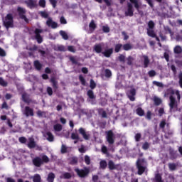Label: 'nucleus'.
Masks as SVG:
<instances>
[{
  "label": "nucleus",
  "mask_w": 182,
  "mask_h": 182,
  "mask_svg": "<svg viewBox=\"0 0 182 182\" xmlns=\"http://www.w3.org/2000/svg\"><path fill=\"white\" fill-rule=\"evenodd\" d=\"M129 1L130 2H128L127 4V9L124 13L125 16H133V15L134 14V9H133V4L136 11H139V9H140V4H139V0H129Z\"/></svg>",
  "instance_id": "f257e3e1"
},
{
  "label": "nucleus",
  "mask_w": 182,
  "mask_h": 182,
  "mask_svg": "<svg viewBox=\"0 0 182 182\" xmlns=\"http://www.w3.org/2000/svg\"><path fill=\"white\" fill-rule=\"evenodd\" d=\"M175 94H176V91H174V90H173V88H168L164 92L165 97L169 96V95H171L169 97V100H170L169 107H170L171 112L173 109H177V107L178 106L177 104V101L176 100V98H174V97L173 96V95H175Z\"/></svg>",
  "instance_id": "f03ea898"
},
{
  "label": "nucleus",
  "mask_w": 182,
  "mask_h": 182,
  "mask_svg": "<svg viewBox=\"0 0 182 182\" xmlns=\"http://www.w3.org/2000/svg\"><path fill=\"white\" fill-rule=\"evenodd\" d=\"M45 163H49V157H48L46 155H43L41 158L37 156L33 159V164L36 167H41V166Z\"/></svg>",
  "instance_id": "7ed1b4c3"
},
{
  "label": "nucleus",
  "mask_w": 182,
  "mask_h": 182,
  "mask_svg": "<svg viewBox=\"0 0 182 182\" xmlns=\"http://www.w3.org/2000/svg\"><path fill=\"white\" fill-rule=\"evenodd\" d=\"M3 23L4 26H5L6 29H9V28H14V16L11 14H8L6 16Z\"/></svg>",
  "instance_id": "20e7f679"
},
{
  "label": "nucleus",
  "mask_w": 182,
  "mask_h": 182,
  "mask_svg": "<svg viewBox=\"0 0 182 182\" xmlns=\"http://www.w3.org/2000/svg\"><path fill=\"white\" fill-rule=\"evenodd\" d=\"M75 173H77V176L78 177H80L81 178H85V177H87L89 176V173H90V170H89V168L84 167L83 169H80L79 168H76L75 169Z\"/></svg>",
  "instance_id": "39448f33"
},
{
  "label": "nucleus",
  "mask_w": 182,
  "mask_h": 182,
  "mask_svg": "<svg viewBox=\"0 0 182 182\" xmlns=\"http://www.w3.org/2000/svg\"><path fill=\"white\" fill-rule=\"evenodd\" d=\"M17 12L20 19L24 21L26 23H29V19H28L26 17V9L18 6L17 8Z\"/></svg>",
  "instance_id": "423d86ee"
},
{
  "label": "nucleus",
  "mask_w": 182,
  "mask_h": 182,
  "mask_svg": "<svg viewBox=\"0 0 182 182\" xmlns=\"http://www.w3.org/2000/svg\"><path fill=\"white\" fill-rule=\"evenodd\" d=\"M106 140L108 144H114V139H116L114 132L112 130L105 132Z\"/></svg>",
  "instance_id": "0eeeda50"
},
{
  "label": "nucleus",
  "mask_w": 182,
  "mask_h": 182,
  "mask_svg": "<svg viewBox=\"0 0 182 182\" xmlns=\"http://www.w3.org/2000/svg\"><path fill=\"white\" fill-rule=\"evenodd\" d=\"M142 163H144V159H138V160L136 161V168L138 169L137 173L139 174V176H141V174H143L146 171V167L141 165Z\"/></svg>",
  "instance_id": "6e6552de"
},
{
  "label": "nucleus",
  "mask_w": 182,
  "mask_h": 182,
  "mask_svg": "<svg viewBox=\"0 0 182 182\" xmlns=\"http://www.w3.org/2000/svg\"><path fill=\"white\" fill-rule=\"evenodd\" d=\"M43 32V30L41 28H36L34 31L35 33V39L37 41L38 43H42L43 42V38H42V36H41V33Z\"/></svg>",
  "instance_id": "1a4fd4ad"
},
{
  "label": "nucleus",
  "mask_w": 182,
  "mask_h": 182,
  "mask_svg": "<svg viewBox=\"0 0 182 182\" xmlns=\"http://www.w3.org/2000/svg\"><path fill=\"white\" fill-rule=\"evenodd\" d=\"M23 114L26 116V117H32L35 115V113L33 112V108H31L29 106H26L24 107V110L23 111Z\"/></svg>",
  "instance_id": "9d476101"
},
{
  "label": "nucleus",
  "mask_w": 182,
  "mask_h": 182,
  "mask_svg": "<svg viewBox=\"0 0 182 182\" xmlns=\"http://www.w3.org/2000/svg\"><path fill=\"white\" fill-rule=\"evenodd\" d=\"M46 25L48 28H51L52 29H56V28H58V23H56V21H53L50 17L48 18Z\"/></svg>",
  "instance_id": "9b49d317"
},
{
  "label": "nucleus",
  "mask_w": 182,
  "mask_h": 182,
  "mask_svg": "<svg viewBox=\"0 0 182 182\" xmlns=\"http://www.w3.org/2000/svg\"><path fill=\"white\" fill-rule=\"evenodd\" d=\"M26 145L28 149H35V147H36V141H35V138H33V136L28 137Z\"/></svg>",
  "instance_id": "f8f14e48"
},
{
  "label": "nucleus",
  "mask_w": 182,
  "mask_h": 182,
  "mask_svg": "<svg viewBox=\"0 0 182 182\" xmlns=\"http://www.w3.org/2000/svg\"><path fill=\"white\" fill-rule=\"evenodd\" d=\"M38 1L36 0H27L25 1L26 5H27L28 8L30 9H33V8H36L38 6Z\"/></svg>",
  "instance_id": "ddd939ff"
},
{
  "label": "nucleus",
  "mask_w": 182,
  "mask_h": 182,
  "mask_svg": "<svg viewBox=\"0 0 182 182\" xmlns=\"http://www.w3.org/2000/svg\"><path fill=\"white\" fill-rule=\"evenodd\" d=\"M78 132L82 136L84 140H89L90 139V134L86 132V130H85L83 128L80 127L78 129Z\"/></svg>",
  "instance_id": "4468645a"
},
{
  "label": "nucleus",
  "mask_w": 182,
  "mask_h": 182,
  "mask_svg": "<svg viewBox=\"0 0 182 182\" xmlns=\"http://www.w3.org/2000/svg\"><path fill=\"white\" fill-rule=\"evenodd\" d=\"M22 100L24 102V103H26L27 105H31V103H34V102L29 98V95L26 92H23L21 95Z\"/></svg>",
  "instance_id": "2eb2a0df"
},
{
  "label": "nucleus",
  "mask_w": 182,
  "mask_h": 182,
  "mask_svg": "<svg viewBox=\"0 0 182 182\" xmlns=\"http://www.w3.org/2000/svg\"><path fill=\"white\" fill-rule=\"evenodd\" d=\"M129 94L128 95V97L131 102H134L136 100V98L134 97L136 96V89L132 88L129 90Z\"/></svg>",
  "instance_id": "dca6fc26"
},
{
  "label": "nucleus",
  "mask_w": 182,
  "mask_h": 182,
  "mask_svg": "<svg viewBox=\"0 0 182 182\" xmlns=\"http://www.w3.org/2000/svg\"><path fill=\"white\" fill-rule=\"evenodd\" d=\"M102 54L105 57V58H110L112 55H113V48H108L105 50V51H102Z\"/></svg>",
  "instance_id": "f3484780"
},
{
  "label": "nucleus",
  "mask_w": 182,
  "mask_h": 182,
  "mask_svg": "<svg viewBox=\"0 0 182 182\" xmlns=\"http://www.w3.org/2000/svg\"><path fill=\"white\" fill-rule=\"evenodd\" d=\"M93 50H95V53H102L103 52L102 43L95 44L93 47Z\"/></svg>",
  "instance_id": "a211bd4d"
},
{
  "label": "nucleus",
  "mask_w": 182,
  "mask_h": 182,
  "mask_svg": "<svg viewBox=\"0 0 182 182\" xmlns=\"http://www.w3.org/2000/svg\"><path fill=\"white\" fill-rule=\"evenodd\" d=\"M45 137H46L48 141L52 142L55 140V136H53V134L50 132H47L45 134Z\"/></svg>",
  "instance_id": "6ab92c4d"
},
{
  "label": "nucleus",
  "mask_w": 182,
  "mask_h": 182,
  "mask_svg": "<svg viewBox=\"0 0 182 182\" xmlns=\"http://www.w3.org/2000/svg\"><path fill=\"white\" fill-rule=\"evenodd\" d=\"M99 116H101L102 119H107V112L103 108H99L97 109Z\"/></svg>",
  "instance_id": "aec40b11"
},
{
  "label": "nucleus",
  "mask_w": 182,
  "mask_h": 182,
  "mask_svg": "<svg viewBox=\"0 0 182 182\" xmlns=\"http://www.w3.org/2000/svg\"><path fill=\"white\" fill-rule=\"evenodd\" d=\"M144 58V68L146 69L149 68V65H150V59H149V56L143 55Z\"/></svg>",
  "instance_id": "412c9836"
},
{
  "label": "nucleus",
  "mask_w": 182,
  "mask_h": 182,
  "mask_svg": "<svg viewBox=\"0 0 182 182\" xmlns=\"http://www.w3.org/2000/svg\"><path fill=\"white\" fill-rule=\"evenodd\" d=\"M69 164H70L71 166H76V164H77V157L75 156H73L71 158H70L69 159Z\"/></svg>",
  "instance_id": "4be33fe9"
},
{
  "label": "nucleus",
  "mask_w": 182,
  "mask_h": 182,
  "mask_svg": "<svg viewBox=\"0 0 182 182\" xmlns=\"http://www.w3.org/2000/svg\"><path fill=\"white\" fill-rule=\"evenodd\" d=\"M34 68L36 70H42V65L39 60H36L33 62Z\"/></svg>",
  "instance_id": "5701e85b"
},
{
  "label": "nucleus",
  "mask_w": 182,
  "mask_h": 182,
  "mask_svg": "<svg viewBox=\"0 0 182 182\" xmlns=\"http://www.w3.org/2000/svg\"><path fill=\"white\" fill-rule=\"evenodd\" d=\"M147 35L151 38H156V33H154V28H147Z\"/></svg>",
  "instance_id": "b1692460"
},
{
  "label": "nucleus",
  "mask_w": 182,
  "mask_h": 182,
  "mask_svg": "<svg viewBox=\"0 0 182 182\" xmlns=\"http://www.w3.org/2000/svg\"><path fill=\"white\" fill-rule=\"evenodd\" d=\"M108 167H109V170H116V168H117V165H115L114 162H113V161L110 160L108 162Z\"/></svg>",
  "instance_id": "393cba45"
},
{
  "label": "nucleus",
  "mask_w": 182,
  "mask_h": 182,
  "mask_svg": "<svg viewBox=\"0 0 182 182\" xmlns=\"http://www.w3.org/2000/svg\"><path fill=\"white\" fill-rule=\"evenodd\" d=\"M136 113L140 117H143V116H144V110L141 107H138L136 109Z\"/></svg>",
  "instance_id": "a878e982"
},
{
  "label": "nucleus",
  "mask_w": 182,
  "mask_h": 182,
  "mask_svg": "<svg viewBox=\"0 0 182 182\" xmlns=\"http://www.w3.org/2000/svg\"><path fill=\"white\" fill-rule=\"evenodd\" d=\"M50 83H52V86L53 87V89L56 90L58 89V81H56V79H55V77H52L50 80Z\"/></svg>",
  "instance_id": "bb28decb"
},
{
  "label": "nucleus",
  "mask_w": 182,
  "mask_h": 182,
  "mask_svg": "<svg viewBox=\"0 0 182 182\" xmlns=\"http://www.w3.org/2000/svg\"><path fill=\"white\" fill-rule=\"evenodd\" d=\"M33 182H42V178L41 175L36 173L33 176Z\"/></svg>",
  "instance_id": "cd10ccee"
},
{
  "label": "nucleus",
  "mask_w": 182,
  "mask_h": 182,
  "mask_svg": "<svg viewBox=\"0 0 182 182\" xmlns=\"http://www.w3.org/2000/svg\"><path fill=\"white\" fill-rule=\"evenodd\" d=\"M47 181L48 182H53L55 181V173L50 172L48 173Z\"/></svg>",
  "instance_id": "c85d7f7f"
},
{
  "label": "nucleus",
  "mask_w": 182,
  "mask_h": 182,
  "mask_svg": "<svg viewBox=\"0 0 182 182\" xmlns=\"http://www.w3.org/2000/svg\"><path fill=\"white\" fill-rule=\"evenodd\" d=\"M36 114H37L38 117H40V118L46 117V112L41 111V109H39L36 112Z\"/></svg>",
  "instance_id": "c756f323"
},
{
  "label": "nucleus",
  "mask_w": 182,
  "mask_h": 182,
  "mask_svg": "<svg viewBox=\"0 0 182 182\" xmlns=\"http://www.w3.org/2000/svg\"><path fill=\"white\" fill-rule=\"evenodd\" d=\"M173 52L176 55H180V53H182V48L180 46H175L173 49Z\"/></svg>",
  "instance_id": "7c9ffc66"
},
{
  "label": "nucleus",
  "mask_w": 182,
  "mask_h": 182,
  "mask_svg": "<svg viewBox=\"0 0 182 182\" xmlns=\"http://www.w3.org/2000/svg\"><path fill=\"white\" fill-rule=\"evenodd\" d=\"M168 167L171 171H175V170H177V165L174 163H169L168 164Z\"/></svg>",
  "instance_id": "2f4dec72"
},
{
  "label": "nucleus",
  "mask_w": 182,
  "mask_h": 182,
  "mask_svg": "<svg viewBox=\"0 0 182 182\" xmlns=\"http://www.w3.org/2000/svg\"><path fill=\"white\" fill-rule=\"evenodd\" d=\"M122 48H123V44L118 43L114 46V52L115 53H119L120 50H122Z\"/></svg>",
  "instance_id": "473e14b6"
},
{
  "label": "nucleus",
  "mask_w": 182,
  "mask_h": 182,
  "mask_svg": "<svg viewBox=\"0 0 182 182\" xmlns=\"http://www.w3.org/2000/svg\"><path fill=\"white\" fill-rule=\"evenodd\" d=\"M122 49L124 50H130L133 49V46L130 43H126L122 45Z\"/></svg>",
  "instance_id": "72a5a7b5"
},
{
  "label": "nucleus",
  "mask_w": 182,
  "mask_h": 182,
  "mask_svg": "<svg viewBox=\"0 0 182 182\" xmlns=\"http://www.w3.org/2000/svg\"><path fill=\"white\" fill-rule=\"evenodd\" d=\"M112 70L107 68L105 70V76L107 79H110V77H112Z\"/></svg>",
  "instance_id": "f704fd0d"
},
{
  "label": "nucleus",
  "mask_w": 182,
  "mask_h": 182,
  "mask_svg": "<svg viewBox=\"0 0 182 182\" xmlns=\"http://www.w3.org/2000/svg\"><path fill=\"white\" fill-rule=\"evenodd\" d=\"M170 156L171 160H176L177 157H178V155H177V151H170Z\"/></svg>",
  "instance_id": "c9c22d12"
},
{
  "label": "nucleus",
  "mask_w": 182,
  "mask_h": 182,
  "mask_svg": "<svg viewBox=\"0 0 182 182\" xmlns=\"http://www.w3.org/2000/svg\"><path fill=\"white\" fill-rule=\"evenodd\" d=\"M100 168H102V170L106 169V167H107V162H106L105 160L100 161Z\"/></svg>",
  "instance_id": "e433bc0d"
},
{
  "label": "nucleus",
  "mask_w": 182,
  "mask_h": 182,
  "mask_svg": "<svg viewBox=\"0 0 182 182\" xmlns=\"http://www.w3.org/2000/svg\"><path fill=\"white\" fill-rule=\"evenodd\" d=\"M90 29H92V31H95L96 28H97V26L95 23V20H92L89 24Z\"/></svg>",
  "instance_id": "4c0bfd02"
},
{
  "label": "nucleus",
  "mask_w": 182,
  "mask_h": 182,
  "mask_svg": "<svg viewBox=\"0 0 182 182\" xmlns=\"http://www.w3.org/2000/svg\"><path fill=\"white\" fill-rule=\"evenodd\" d=\"M60 35L65 41H68V39H69V36H68V33H66V32H65L64 31H60Z\"/></svg>",
  "instance_id": "58836bf2"
},
{
  "label": "nucleus",
  "mask_w": 182,
  "mask_h": 182,
  "mask_svg": "<svg viewBox=\"0 0 182 182\" xmlns=\"http://www.w3.org/2000/svg\"><path fill=\"white\" fill-rule=\"evenodd\" d=\"M155 181L156 182H164V181H163V178H161V175L160 173H156L155 175Z\"/></svg>",
  "instance_id": "ea45409f"
},
{
  "label": "nucleus",
  "mask_w": 182,
  "mask_h": 182,
  "mask_svg": "<svg viewBox=\"0 0 182 182\" xmlns=\"http://www.w3.org/2000/svg\"><path fill=\"white\" fill-rule=\"evenodd\" d=\"M55 132H62V124H57L53 126Z\"/></svg>",
  "instance_id": "a19ab883"
},
{
  "label": "nucleus",
  "mask_w": 182,
  "mask_h": 182,
  "mask_svg": "<svg viewBox=\"0 0 182 182\" xmlns=\"http://www.w3.org/2000/svg\"><path fill=\"white\" fill-rule=\"evenodd\" d=\"M154 102L155 106H160L161 105L162 101H161V99H160L159 97H154Z\"/></svg>",
  "instance_id": "79ce46f5"
},
{
  "label": "nucleus",
  "mask_w": 182,
  "mask_h": 182,
  "mask_svg": "<svg viewBox=\"0 0 182 182\" xmlns=\"http://www.w3.org/2000/svg\"><path fill=\"white\" fill-rule=\"evenodd\" d=\"M79 80H80L81 85H82V86H86V80L85 79L83 75H79Z\"/></svg>",
  "instance_id": "37998d69"
},
{
  "label": "nucleus",
  "mask_w": 182,
  "mask_h": 182,
  "mask_svg": "<svg viewBox=\"0 0 182 182\" xmlns=\"http://www.w3.org/2000/svg\"><path fill=\"white\" fill-rule=\"evenodd\" d=\"M87 95L88 96V97H90V99H95L96 97H95V93L93 92V90H89L87 92Z\"/></svg>",
  "instance_id": "c03bdc74"
},
{
  "label": "nucleus",
  "mask_w": 182,
  "mask_h": 182,
  "mask_svg": "<svg viewBox=\"0 0 182 182\" xmlns=\"http://www.w3.org/2000/svg\"><path fill=\"white\" fill-rule=\"evenodd\" d=\"M0 86H3V87L8 86V82L5 81L1 77H0Z\"/></svg>",
  "instance_id": "a18cd8bd"
},
{
  "label": "nucleus",
  "mask_w": 182,
  "mask_h": 182,
  "mask_svg": "<svg viewBox=\"0 0 182 182\" xmlns=\"http://www.w3.org/2000/svg\"><path fill=\"white\" fill-rule=\"evenodd\" d=\"M154 26H156V24L154 23V21H153L152 20H150L148 22V29H154Z\"/></svg>",
  "instance_id": "49530a36"
},
{
  "label": "nucleus",
  "mask_w": 182,
  "mask_h": 182,
  "mask_svg": "<svg viewBox=\"0 0 182 182\" xmlns=\"http://www.w3.org/2000/svg\"><path fill=\"white\" fill-rule=\"evenodd\" d=\"M63 177L65 180H69V178H72V174H70L69 172H65L63 174Z\"/></svg>",
  "instance_id": "de8ad7c7"
},
{
  "label": "nucleus",
  "mask_w": 182,
  "mask_h": 182,
  "mask_svg": "<svg viewBox=\"0 0 182 182\" xmlns=\"http://www.w3.org/2000/svg\"><path fill=\"white\" fill-rule=\"evenodd\" d=\"M68 51L71 52L72 53H76V48H75V46H68Z\"/></svg>",
  "instance_id": "09e8293b"
},
{
  "label": "nucleus",
  "mask_w": 182,
  "mask_h": 182,
  "mask_svg": "<svg viewBox=\"0 0 182 182\" xmlns=\"http://www.w3.org/2000/svg\"><path fill=\"white\" fill-rule=\"evenodd\" d=\"M69 60L72 63L73 65H77V60L75 58V57L70 55L68 56Z\"/></svg>",
  "instance_id": "8fccbe9b"
},
{
  "label": "nucleus",
  "mask_w": 182,
  "mask_h": 182,
  "mask_svg": "<svg viewBox=\"0 0 182 182\" xmlns=\"http://www.w3.org/2000/svg\"><path fill=\"white\" fill-rule=\"evenodd\" d=\"M133 57L132 56H129L127 59V63L129 66H132V65H133Z\"/></svg>",
  "instance_id": "3c124183"
},
{
  "label": "nucleus",
  "mask_w": 182,
  "mask_h": 182,
  "mask_svg": "<svg viewBox=\"0 0 182 182\" xmlns=\"http://www.w3.org/2000/svg\"><path fill=\"white\" fill-rule=\"evenodd\" d=\"M38 5H39V6H41V8H46V1L39 0Z\"/></svg>",
  "instance_id": "603ef678"
},
{
  "label": "nucleus",
  "mask_w": 182,
  "mask_h": 182,
  "mask_svg": "<svg viewBox=\"0 0 182 182\" xmlns=\"http://www.w3.org/2000/svg\"><path fill=\"white\" fill-rule=\"evenodd\" d=\"M143 150H149L150 149V144L147 141L143 144L142 145Z\"/></svg>",
  "instance_id": "864d4df0"
},
{
  "label": "nucleus",
  "mask_w": 182,
  "mask_h": 182,
  "mask_svg": "<svg viewBox=\"0 0 182 182\" xmlns=\"http://www.w3.org/2000/svg\"><path fill=\"white\" fill-rule=\"evenodd\" d=\"M90 89H96V82H95L93 79H91L90 81Z\"/></svg>",
  "instance_id": "5fc2aeb1"
},
{
  "label": "nucleus",
  "mask_w": 182,
  "mask_h": 182,
  "mask_svg": "<svg viewBox=\"0 0 182 182\" xmlns=\"http://www.w3.org/2000/svg\"><path fill=\"white\" fill-rule=\"evenodd\" d=\"M18 141L21 143V144H26V141H28V139L25 136L19 137Z\"/></svg>",
  "instance_id": "6e6d98bb"
},
{
  "label": "nucleus",
  "mask_w": 182,
  "mask_h": 182,
  "mask_svg": "<svg viewBox=\"0 0 182 182\" xmlns=\"http://www.w3.org/2000/svg\"><path fill=\"white\" fill-rule=\"evenodd\" d=\"M71 139L73 140H79L80 137H79V134L73 132L71 134Z\"/></svg>",
  "instance_id": "4d7b16f0"
},
{
  "label": "nucleus",
  "mask_w": 182,
  "mask_h": 182,
  "mask_svg": "<svg viewBox=\"0 0 182 182\" xmlns=\"http://www.w3.org/2000/svg\"><path fill=\"white\" fill-rule=\"evenodd\" d=\"M148 75L149 77H154V76L156 75V73L154 70H151L148 72Z\"/></svg>",
  "instance_id": "13d9d810"
},
{
  "label": "nucleus",
  "mask_w": 182,
  "mask_h": 182,
  "mask_svg": "<svg viewBox=\"0 0 182 182\" xmlns=\"http://www.w3.org/2000/svg\"><path fill=\"white\" fill-rule=\"evenodd\" d=\"M40 15L42 18H49V14L46 11H41Z\"/></svg>",
  "instance_id": "bf43d9fd"
},
{
  "label": "nucleus",
  "mask_w": 182,
  "mask_h": 182,
  "mask_svg": "<svg viewBox=\"0 0 182 182\" xmlns=\"http://www.w3.org/2000/svg\"><path fill=\"white\" fill-rule=\"evenodd\" d=\"M62 154H65V153H68V147L65 146V144H63L61 146V150H60Z\"/></svg>",
  "instance_id": "052dcab7"
},
{
  "label": "nucleus",
  "mask_w": 182,
  "mask_h": 182,
  "mask_svg": "<svg viewBox=\"0 0 182 182\" xmlns=\"http://www.w3.org/2000/svg\"><path fill=\"white\" fill-rule=\"evenodd\" d=\"M60 22L61 25H66V23H68L66 18H65V16H62L60 18Z\"/></svg>",
  "instance_id": "680f3d73"
},
{
  "label": "nucleus",
  "mask_w": 182,
  "mask_h": 182,
  "mask_svg": "<svg viewBox=\"0 0 182 182\" xmlns=\"http://www.w3.org/2000/svg\"><path fill=\"white\" fill-rule=\"evenodd\" d=\"M85 163L87 164V166L90 164V157L87 155L85 156Z\"/></svg>",
  "instance_id": "e2e57ef3"
},
{
  "label": "nucleus",
  "mask_w": 182,
  "mask_h": 182,
  "mask_svg": "<svg viewBox=\"0 0 182 182\" xmlns=\"http://www.w3.org/2000/svg\"><path fill=\"white\" fill-rule=\"evenodd\" d=\"M102 153L104 154H108L109 152L107 151V147L106 146H102L101 149Z\"/></svg>",
  "instance_id": "0e129e2a"
},
{
  "label": "nucleus",
  "mask_w": 182,
  "mask_h": 182,
  "mask_svg": "<svg viewBox=\"0 0 182 182\" xmlns=\"http://www.w3.org/2000/svg\"><path fill=\"white\" fill-rule=\"evenodd\" d=\"M166 119H163V120L160 122V124H159V127H160L161 129H164V127H166Z\"/></svg>",
  "instance_id": "69168bd1"
},
{
  "label": "nucleus",
  "mask_w": 182,
  "mask_h": 182,
  "mask_svg": "<svg viewBox=\"0 0 182 182\" xmlns=\"http://www.w3.org/2000/svg\"><path fill=\"white\" fill-rule=\"evenodd\" d=\"M153 114H151V111L149 110L146 112V119H147V120H150L151 119V115Z\"/></svg>",
  "instance_id": "338daca9"
},
{
  "label": "nucleus",
  "mask_w": 182,
  "mask_h": 182,
  "mask_svg": "<svg viewBox=\"0 0 182 182\" xmlns=\"http://www.w3.org/2000/svg\"><path fill=\"white\" fill-rule=\"evenodd\" d=\"M178 77H179V85L182 88V73L179 74Z\"/></svg>",
  "instance_id": "774afa93"
}]
</instances>
